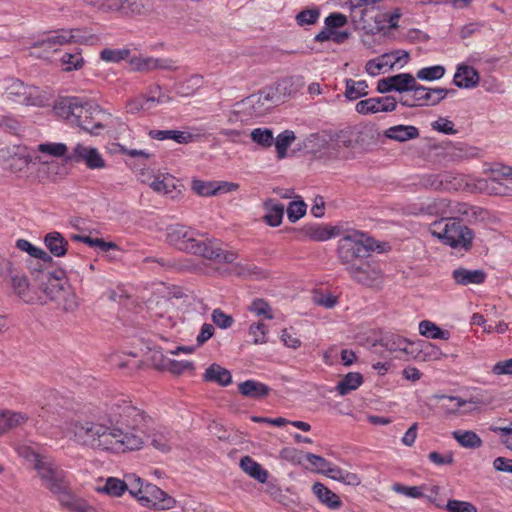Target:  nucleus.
I'll return each mask as SVG.
<instances>
[{
    "instance_id": "43",
    "label": "nucleus",
    "mask_w": 512,
    "mask_h": 512,
    "mask_svg": "<svg viewBox=\"0 0 512 512\" xmlns=\"http://www.w3.org/2000/svg\"><path fill=\"white\" fill-rule=\"evenodd\" d=\"M408 58L409 55L405 51H395L383 54L378 57L379 62L382 65L385 72L394 68L397 65L402 67L405 63H407Z\"/></svg>"
},
{
    "instance_id": "62",
    "label": "nucleus",
    "mask_w": 512,
    "mask_h": 512,
    "mask_svg": "<svg viewBox=\"0 0 512 512\" xmlns=\"http://www.w3.org/2000/svg\"><path fill=\"white\" fill-rule=\"evenodd\" d=\"M37 150L54 157H63L67 154L68 148L63 143H42L38 145Z\"/></svg>"
},
{
    "instance_id": "55",
    "label": "nucleus",
    "mask_w": 512,
    "mask_h": 512,
    "mask_svg": "<svg viewBox=\"0 0 512 512\" xmlns=\"http://www.w3.org/2000/svg\"><path fill=\"white\" fill-rule=\"evenodd\" d=\"M445 71V67L442 65L423 67L417 71L415 78L422 81H434L441 79Z\"/></svg>"
},
{
    "instance_id": "5",
    "label": "nucleus",
    "mask_w": 512,
    "mask_h": 512,
    "mask_svg": "<svg viewBox=\"0 0 512 512\" xmlns=\"http://www.w3.org/2000/svg\"><path fill=\"white\" fill-rule=\"evenodd\" d=\"M374 244L375 241L363 233L355 232L345 235L339 241V259L346 267L362 261V259L369 257L370 253L374 251Z\"/></svg>"
},
{
    "instance_id": "46",
    "label": "nucleus",
    "mask_w": 512,
    "mask_h": 512,
    "mask_svg": "<svg viewBox=\"0 0 512 512\" xmlns=\"http://www.w3.org/2000/svg\"><path fill=\"white\" fill-rule=\"evenodd\" d=\"M419 333L422 336L431 339H443L447 340L450 336L449 332L446 330H442L435 323L429 320H423L419 323Z\"/></svg>"
},
{
    "instance_id": "34",
    "label": "nucleus",
    "mask_w": 512,
    "mask_h": 512,
    "mask_svg": "<svg viewBox=\"0 0 512 512\" xmlns=\"http://www.w3.org/2000/svg\"><path fill=\"white\" fill-rule=\"evenodd\" d=\"M264 209L266 211L263 217L265 222L272 227L279 226L284 215V205L269 199L264 202Z\"/></svg>"
},
{
    "instance_id": "6",
    "label": "nucleus",
    "mask_w": 512,
    "mask_h": 512,
    "mask_svg": "<svg viewBox=\"0 0 512 512\" xmlns=\"http://www.w3.org/2000/svg\"><path fill=\"white\" fill-rule=\"evenodd\" d=\"M136 482L139 488L136 490L132 487L129 493L135 497L141 505L161 510H169L176 505V500L156 485L150 483L144 484L141 478H136Z\"/></svg>"
},
{
    "instance_id": "51",
    "label": "nucleus",
    "mask_w": 512,
    "mask_h": 512,
    "mask_svg": "<svg viewBox=\"0 0 512 512\" xmlns=\"http://www.w3.org/2000/svg\"><path fill=\"white\" fill-rule=\"evenodd\" d=\"M150 0H123L120 13L123 15H141L148 10Z\"/></svg>"
},
{
    "instance_id": "60",
    "label": "nucleus",
    "mask_w": 512,
    "mask_h": 512,
    "mask_svg": "<svg viewBox=\"0 0 512 512\" xmlns=\"http://www.w3.org/2000/svg\"><path fill=\"white\" fill-rule=\"evenodd\" d=\"M236 259L231 263L234 264L232 267V272L238 276L243 277H249V276H256L260 277L263 276V272L256 267L255 265L251 263H234Z\"/></svg>"
},
{
    "instance_id": "35",
    "label": "nucleus",
    "mask_w": 512,
    "mask_h": 512,
    "mask_svg": "<svg viewBox=\"0 0 512 512\" xmlns=\"http://www.w3.org/2000/svg\"><path fill=\"white\" fill-rule=\"evenodd\" d=\"M203 85V77L198 74L191 75L185 81L175 85V91L180 97H190L198 92Z\"/></svg>"
},
{
    "instance_id": "22",
    "label": "nucleus",
    "mask_w": 512,
    "mask_h": 512,
    "mask_svg": "<svg viewBox=\"0 0 512 512\" xmlns=\"http://www.w3.org/2000/svg\"><path fill=\"white\" fill-rule=\"evenodd\" d=\"M452 277L458 285L481 284L486 279V274L482 270H469L466 268H457L452 272Z\"/></svg>"
},
{
    "instance_id": "33",
    "label": "nucleus",
    "mask_w": 512,
    "mask_h": 512,
    "mask_svg": "<svg viewBox=\"0 0 512 512\" xmlns=\"http://www.w3.org/2000/svg\"><path fill=\"white\" fill-rule=\"evenodd\" d=\"M47 249L55 257H62L66 254L68 242L59 232H50L44 238Z\"/></svg>"
},
{
    "instance_id": "44",
    "label": "nucleus",
    "mask_w": 512,
    "mask_h": 512,
    "mask_svg": "<svg viewBox=\"0 0 512 512\" xmlns=\"http://www.w3.org/2000/svg\"><path fill=\"white\" fill-rule=\"evenodd\" d=\"M363 383V377L358 372H350L337 384L336 391L344 396L356 390Z\"/></svg>"
},
{
    "instance_id": "58",
    "label": "nucleus",
    "mask_w": 512,
    "mask_h": 512,
    "mask_svg": "<svg viewBox=\"0 0 512 512\" xmlns=\"http://www.w3.org/2000/svg\"><path fill=\"white\" fill-rule=\"evenodd\" d=\"M152 446L161 451L168 452L171 449V436L168 431H155L151 436Z\"/></svg>"
},
{
    "instance_id": "18",
    "label": "nucleus",
    "mask_w": 512,
    "mask_h": 512,
    "mask_svg": "<svg viewBox=\"0 0 512 512\" xmlns=\"http://www.w3.org/2000/svg\"><path fill=\"white\" fill-rule=\"evenodd\" d=\"M150 187L159 194L176 199L182 194V185L179 181L169 174L158 175L154 178Z\"/></svg>"
},
{
    "instance_id": "52",
    "label": "nucleus",
    "mask_w": 512,
    "mask_h": 512,
    "mask_svg": "<svg viewBox=\"0 0 512 512\" xmlns=\"http://www.w3.org/2000/svg\"><path fill=\"white\" fill-rule=\"evenodd\" d=\"M16 247L19 250L28 253L33 258L42 260L44 262H48V261L51 260V257L49 256V254L47 252H45L41 248H38V247L34 246L28 240L18 239L16 241Z\"/></svg>"
},
{
    "instance_id": "12",
    "label": "nucleus",
    "mask_w": 512,
    "mask_h": 512,
    "mask_svg": "<svg viewBox=\"0 0 512 512\" xmlns=\"http://www.w3.org/2000/svg\"><path fill=\"white\" fill-rule=\"evenodd\" d=\"M173 97L169 92L157 83L150 85L146 92L139 97L131 100L128 103V108L131 112H138L140 110H150L158 105H165L171 103Z\"/></svg>"
},
{
    "instance_id": "30",
    "label": "nucleus",
    "mask_w": 512,
    "mask_h": 512,
    "mask_svg": "<svg viewBox=\"0 0 512 512\" xmlns=\"http://www.w3.org/2000/svg\"><path fill=\"white\" fill-rule=\"evenodd\" d=\"M326 476L348 486H358L361 484V478L358 474L344 470L333 464H331L329 470H327Z\"/></svg>"
},
{
    "instance_id": "17",
    "label": "nucleus",
    "mask_w": 512,
    "mask_h": 512,
    "mask_svg": "<svg viewBox=\"0 0 512 512\" xmlns=\"http://www.w3.org/2000/svg\"><path fill=\"white\" fill-rule=\"evenodd\" d=\"M398 100L392 96H383L361 100L356 104L359 114H372L378 112H391L395 110Z\"/></svg>"
},
{
    "instance_id": "63",
    "label": "nucleus",
    "mask_w": 512,
    "mask_h": 512,
    "mask_svg": "<svg viewBox=\"0 0 512 512\" xmlns=\"http://www.w3.org/2000/svg\"><path fill=\"white\" fill-rule=\"evenodd\" d=\"M448 512H478V508L468 501L451 499L445 505Z\"/></svg>"
},
{
    "instance_id": "10",
    "label": "nucleus",
    "mask_w": 512,
    "mask_h": 512,
    "mask_svg": "<svg viewBox=\"0 0 512 512\" xmlns=\"http://www.w3.org/2000/svg\"><path fill=\"white\" fill-rule=\"evenodd\" d=\"M33 469L42 485L52 493H61L66 489L65 472L52 457L46 455Z\"/></svg>"
},
{
    "instance_id": "2",
    "label": "nucleus",
    "mask_w": 512,
    "mask_h": 512,
    "mask_svg": "<svg viewBox=\"0 0 512 512\" xmlns=\"http://www.w3.org/2000/svg\"><path fill=\"white\" fill-rule=\"evenodd\" d=\"M166 239L175 248L202 256L217 263H232L237 259L233 251L223 250L212 240H202L199 234L185 225L175 224L167 228Z\"/></svg>"
},
{
    "instance_id": "47",
    "label": "nucleus",
    "mask_w": 512,
    "mask_h": 512,
    "mask_svg": "<svg viewBox=\"0 0 512 512\" xmlns=\"http://www.w3.org/2000/svg\"><path fill=\"white\" fill-rule=\"evenodd\" d=\"M131 50L128 47L123 48H105L100 51V59L108 63H119L123 60H129Z\"/></svg>"
},
{
    "instance_id": "9",
    "label": "nucleus",
    "mask_w": 512,
    "mask_h": 512,
    "mask_svg": "<svg viewBox=\"0 0 512 512\" xmlns=\"http://www.w3.org/2000/svg\"><path fill=\"white\" fill-rule=\"evenodd\" d=\"M1 274L8 280L14 293L25 303L34 304L37 301H42L39 295L30 287L25 273L19 271L10 261L3 263Z\"/></svg>"
},
{
    "instance_id": "25",
    "label": "nucleus",
    "mask_w": 512,
    "mask_h": 512,
    "mask_svg": "<svg viewBox=\"0 0 512 512\" xmlns=\"http://www.w3.org/2000/svg\"><path fill=\"white\" fill-rule=\"evenodd\" d=\"M479 75L477 71L467 65H461L457 68L454 75V83L459 88H471L478 84Z\"/></svg>"
},
{
    "instance_id": "40",
    "label": "nucleus",
    "mask_w": 512,
    "mask_h": 512,
    "mask_svg": "<svg viewBox=\"0 0 512 512\" xmlns=\"http://www.w3.org/2000/svg\"><path fill=\"white\" fill-rule=\"evenodd\" d=\"M250 138L253 143L262 149H269L272 147L275 140L272 129L267 127L254 128L250 132Z\"/></svg>"
},
{
    "instance_id": "8",
    "label": "nucleus",
    "mask_w": 512,
    "mask_h": 512,
    "mask_svg": "<svg viewBox=\"0 0 512 512\" xmlns=\"http://www.w3.org/2000/svg\"><path fill=\"white\" fill-rule=\"evenodd\" d=\"M5 95L19 104L37 107L46 106L51 99L48 93L41 91L36 86L26 85L20 80H13L6 87Z\"/></svg>"
},
{
    "instance_id": "31",
    "label": "nucleus",
    "mask_w": 512,
    "mask_h": 512,
    "mask_svg": "<svg viewBox=\"0 0 512 512\" xmlns=\"http://www.w3.org/2000/svg\"><path fill=\"white\" fill-rule=\"evenodd\" d=\"M29 49V55L36 58H43L50 52H56L58 50L50 32L45 34L43 38L32 43Z\"/></svg>"
},
{
    "instance_id": "39",
    "label": "nucleus",
    "mask_w": 512,
    "mask_h": 512,
    "mask_svg": "<svg viewBox=\"0 0 512 512\" xmlns=\"http://www.w3.org/2000/svg\"><path fill=\"white\" fill-rule=\"evenodd\" d=\"M59 495L58 500L62 507L70 512H88V504L83 499L77 498L66 492L64 489Z\"/></svg>"
},
{
    "instance_id": "57",
    "label": "nucleus",
    "mask_w": 512,
    "mask_h": 512,
    "mask_svg": "<svg viewBox=\"0 0 512 512\" xmlns=\"http://www.w3.org/2000/svg\"><path fill=\"white\" fill-rule=\"evenodd\" d=\"M385 0H349L348 5L351 10L362 9L363 13L371 12L375 9L385 8Z\"/></svg>"
},
{
    "instance_id": "13",
    "label": "nucleus",
    "mask_w": 512,
    "mask_h": 512,
    "mask_svg": "<svg viewBox=\"0 0 512 512\" xmlns=\"http://www.w3.org/2000/svg\"><path fill=\"white\" fill-rule=\"evenodd\" d=\"M414 214H427L433 216L467 214V205L453 203L443 197L429 198L414 207Z\"/></svg>"
},
{
    "instance_id": "38",
    "label": "nucleus",
    "mask_w": 512,
    "mask_h": 512,
    "mask_svg": "<svg viewBox=\"0 0 512 512\" xmlns=\"http://www.w3.org/2000/svg\"><path fill=\"white\" fill-rule=\"evenodd\" d=\"M452 437L464 448L475 449L482 446L481 438L471 430H455Z\"/></svg>"
},
{
    "instance_id": "1",
    "label": "nucleus",
    "mask_w": 512,
    "mask_h": 512,
    "mask_svg": "<svg viewBox=\"0 0 512 512\" xmlns=\"http://www.w3.org/2000/svg\"><path fill=\"white\" fill-rule=\"evenodd\" d=\"M148 421L142 410L121 399L111 404L106 417L95 421L71 418L60 428L81 445L119 454L142 448Z\"/></svg>"
},
{
    "instance_id": "27",
    "label": "nucleus",
    "mask_w": 512,
    "mask_h": 512,
    "mask_svg": "<svg viewBox=\"0 0 512 512\" xmlns=\"http://www.w3.org/2000/svg\"><path fill=\"white\" fill-rule=\"evenodd\" d=\"M384 135L398 142H405L419 137V130L412 125H396L388 128Z\"/></svg>"
},
{
    "instance_id": "36",
    "label": "nucleus",
    "mask_w": 512,
    "mask_h": 512,
    "mask_svg": "<svg viewBox=\"0 0 512 512\" xmlns=\"http://www.w3.org/2000/svg\"><path fill=\"white\" fill-rule=\"evenodd\" d=\"M240 467L250 477L256 479L260 483H265L268 478V472L249 456H245L240 461Z\"/></svg>"
},
{
    "instance_id": "54",
    "label": "nucleus",
    "mask_w": 512,
    "mask_h": 512,
    "mask_svg": "<svg viewBox=\"0 0 512 512\" xmlns=\"http://www.w3.org/2000/svg\"><path fill=\"white\" fill-rule=\"evenodd\" d=\"M248 310L257 317H263L269 320L274 318L272 307L264 299H254L248 306Z\"/></svg>"
},
{
    "instance_id": "15",
    "label": "nucleus",
    "mask_w": 512,
    "mask_h": 512,
    "mask_svg": "<svg viewBox=\"0 0 512 512\" xmlns=\"http://www.w3.org/2000/svg\"><path fill=\"white\" fill-rule=\"evenodd\" d=\"M128 64L134 72L148 73L157 69L175 71L176 62L170 58H155L152 56L129 57Z\"/></svg>"
},
{
    "instance_id": "59",
    "label": "nucleus",
    "mask_w": 512,
    "mask_h": 512,
    "mask_svg": "<svg viewBox=\"0 0 512 512\" xmlns=\"http://www.w3.org/2000/svg\"><path fill=\"white\" fill-rule=\"evenodd\" d=\"M249 334L252 336L254 344H265L268 341V327L261 321L250 325Z\"/></svg>"
},
{
    "instance_id": "32",
    "label": "nucleus",
    "mask_w": 512,
    "mask_h": 512,
    "mask_svg": "<svg viewBox=\"0 0 512 512\" xmlns=\"http://www.w3.org/2000/svg\"><path fill=\"white\" fill-rule=\"evenodd\" d=\"M59 62L62 70L65 72L79 71L86 64L80 49H75L73 52H65L61 56Z\"/></svg>"
},
{
    "instance_id": "21",
    "label": "nucleus",
    "mask_w": 512,
    "mask_h": 512,
    "mask_svg": "<svg viewBox=\"0 0 512 512\" xmlns=\"http://www.w3.org/2000/svg\"><path fill=\"white\" fill-rule=\"evenodd\" d=\"M28 419L29 417L21 412L0 410V436L11 429L23 426Z\"/></svg>"
},
{
    "instance_id": "28",
    "label": "nucleus",
    "mask_w": 512,
    "mask_h": 512,
    "mask_svg": "<svg viewBox=\"0 0 512 512\" xmlns=\"http://www.w3.org/2000/svg\"><path fill=\"white\" fill-rule=\"evenodd\" d=\"M301 232L309 240L323 242L331 239L335 235V228L320 224H312L305 225L301 229Z\"/></svg>"
},
{
    "instance_id": "26",
    "label": "nucleus",
    "mask_w": 512,
    "mask_h": 512,
    "mask_svg": "<svg viewBox=\"0 0 512 512\" xmlns=\"http://www.w3.org/2000/svg\"><path fill=\"white\" fill-rule=\"evenodd\" d=\"M79 100L76 97L63 98L54 105L53 110L57 116L68 120L72 124L76 111L81 112L78 108Z\"/></svg>"
},
{
    "instance_id": "29",
    "label": "nucleus",
    "mask_w": 512,
    "mask_h": 512,
    "mask_svg": "<svg viewBox=\"0 0 512 512\" xmlns=\"http://www.w3.org/2000/svg\"><path fill=\"white\" fill-rule=\"evenodd\" d=\"M203 380L217 383L220 386H227L232 382V375L229 370L214 363L206 369Z\"/></svg>"
},
{
    "instance_id": "11",
    "label": "nucleus",
    "mask_w": 512,
    "mask_h": 512,
    "mask_svg": "<svg viewBox=\"0 0 512 512\" xmlns=\"http://www.w3.org/2000/svg\"><path fill=\"white\" fill-rule=\"evenodd\" d=\"M351 279L358 284L373 287L382 282L383 273L376 261H359L346 267Z\"/></svg>"
},
{
    "instance_id": "48",
    "label": "nucleus",
    "mask_w": 512,
    "mask_h": 512,
    "mask_svg": "<svg viewBox=\"0 0 512 512\" xmlns=\"http://www.w3.org/2000/svg\"><path fill=\"white\" fill-rule=\"evenodd\" d=\"M321 142L325 144V151L321 155L332 158L337 157L340 154V150L343 147H348L350 141L342 139L340 135L336 137H330L329 140L322 139Z\"/></svg>"
},
{
    "instance_id": "56",
    "label": "nucleus",
    "mask_w": 512,
    "mask_h": 512,
    "mask_svg": "<svg viewBox=\"0 0 512 512\" xmlns=\"http://www.w3.org/2000/svg\"><path fill=\"white\" fill-rule=\"evenodd\" d=\"M419 186L424 189L442 191V172L425 173L419 178Z\"/></svg>"
},
{
    "instance_id": "24",
    "label": "nucleus",
    "mask_w": 512,
    "mask_h": 512,
    "mask_svg": "<svg viewBox=\"0 0 512 512\" xmlns=\"http://www.w3.org/2000/svg\"><path fill=\"white\" fill-rule=\"evenodd\" d=\"M441 403V409L447 413H456L462 408H466L464 412L472 411L476 408V402L473 400H464L455 396H439Z\"/></svg>"
},
{
    "instance_id": "20",
    "label": "nucleus",
    "mask_w": 512,
    "mask_h": 512,
    "mask_svg": "<svg viewBox=\"0 0 512 512\" xmlns=\"http://www.w3.org/2000/svg\"><path fill=\"white\" fill-rule=\"evenodd\" d=\"M312 491L321 502L327 508L331 510H338L343 506V502L339 495L334 493L331 489L325 486L323 483L316 482L312 486Z\"/></svg>"
},
{
    "instance_id": "64",
    "label": "nucleus",
    "mask_w": 512,
    "mask_h": 512,
    "mask_svg": "<svg viewBox=\"0 0 512 512\" xmlns=\"http://www.w3.org/2000/svg\"><path fill=\"white\" fill-rule=\"evenodd\" d=\"M211 319L213 323L221 329H228L234 323V318L219 308L212 311Z\"/></svg>"
},
{
    "instance_id": "23",
    "label": "nucleus",
    "mask_w": 512,
    "mask_h": 512,
    "mask_svg": "<svg viewBox=\"0 0 512 512\" xmlns=\"http://www.w3.org/2000/svg\"><path fill=\"white\" fill-rule=\"evenodd\" d=\"M239 392L248 398L263 399L269 395L270 388L256 380H246L238 385Z\"/></svg>"
},
{
    "instance_id": "49",
    "label": "nucleus",
    "mask_w": 512,
    "mask_h": 512,
    "mask_svg": "<svg viewBox=\"0 0 512 512\" xmlns=\"http://www.w3.org/2000/svg\"><path fill=\"white\" fill-rule=\"evenodd\" d=\"M393 90L400 93H409L415 85L416 78L409 73H401L391 76Z\"/></svg>"
},
{
    "instance_id": "4",
    "label": "nucleus",
    "mask_w": 512,
    "mask_h": 512,
    "mask_svg": "<svg viewBox=\"0 0 512 512\" xmlns=\"http://www.w3.org/2000/svg\"><path fill=\"white\" fill-rule=\"evenodd\" d=\"M39 277L44 295H39L42 299V301H39L40 303L55 302L59 308L66 312H73L78 308L77 296L65 281L44 272L40 273Z\"/></svg>"
},
{
    "instance_id": "3",
    "label": "nucleus",
    "mask_w": 512,
    "mask_h": 512,
    "mask_svg": "<svg viewBox=\"0 0 512 512\" xmlns=\"http://www.w3.org/2000/svg\"><path fill=\"white\" fill-rule=\"evenodd\" d=\"M429 232L453 249L468 251L472 247L473 231L454 216L434 221L429 226Z\"/></svg>"
},
{
    "instance_id": "16",
    "label": "nucleus",
    "mask_w": 512,
    "mask_h": 512,
    "mask_svg": "<svg viewBox=\"0 0 512 512\" xmlns=\"http://www.w3.org/2000/svg\"><path fill=\"white\" fill-rule=\"evenodd\" d=\"M67 161L76 163H85L89 169H103L106 167V162L97 148L85 146L78 143L72 152L66 156Z\"/></svg>"
},
{
    "instance_id": "61",
    "label": "nucleus",
    "mask_w": 512,
    "mask_h": 512,
    "mask_svg": "<svg viewBox=\"0 0 512 512\" xmlns=\"http://www.w3.org/2000/svg\"><path fill=\"white\" fill-rule=\"evenodd\" d=\"M71 43L94 45L98 37L79 28L70 29Z\"/></svg>"
},
{
    "instance_id": "37",
    "label": "nucleus",
    "mask_w": 512,
    "mask_h": 512,
    "mask_svg": "<svg viewBox=\"0 0 512 512\" xmlns=\"http://www.w3.org/2000/svg\"><path fill=\"white\" fill-rule=\"evenodd\" d=\"M128 490V484L119 478L108 477L102 487H98L97 491L104 493L110 497H121Z\"/></svg>"
},
{
    "instance_id": "42",
    "label": "nucleus",
    "mask_w": 512,
    "mask_h": 512,
    "mask_svg": "<svg viewBox=\"0 0 512 512\" xmlns=\"http://www.w3.org/2000/svg\"><path fill=\"white\" fill-rule=\"evenodd\" d=\"M32 157L29 154H15L7 161V170L21 177L28 169Z\"/></svg>"
},
{
    "instance_id": "53",
    "label": "nucleus",
    "mask_w": 512,
    "mask_h": 512,
    "mask_svg": "<svg viewBox=\"0 0 512 512\" xmlns=\"http://www.w3.org/2000/svg\"><path fill=\"white\" fill-rule=\"evenodd\" d=\"M192 190L200 196L215 195L222 189V186L213 181H202L195 179L191 184Z\"/></svg>"
},
{
    "instance_id": "7",
    "label": "nucleus",
    "mask_w": 512,
    "mask_h": 512,
    "mask_svg": "<svg viewBox=\"0 0 512 512\" xmlns=\"http://www.w3.org/2000/svg\"><path fill=\"white\" fill-rule=\"evenodd\" d=\"M450 92L454 93L455 91L440 87L429 88L415 82L412 91L402 94L398 101L407 107L435 106L445 99Z\"/></svg>"
},
{
    "instance_id": "14",
    "label": "nucleus",
    "mask_w": 512,
    "mask_h": 512,
    "mask_svg": "<svg viewBox=\"0 0 512 512\" xmlns=\"http://www.w3.org/2000/svg\"><path fill=\"white\" fill-rule=\"evenodd\" d=\"M78 108L81 112L76 111L73 118V125H76L89 133H94L95 130L103 128L100 116L102 111L100 107L92 102L79 100Z\"/></svg>"
},
{
    "instance_id": "50",
    "label": "nucleus",
    "mask_w": 512,
    "mask_h": 512,
    "mask_svg": "<svg viewBox=\"0 0 512 512\" xmlns=\"http://www.w3.org/2000/svg\"><path fill=\"white\" fill-rule=\"evenodd\" d=\"M381 344L390 352H407L409 342L397 334H389L381 339Z\"/></svg>"
},
{
    "instance_id": "19",
    "label": "nucleus",
    "mask_w": 512,
    "mask_h": 512,
    "mask_svg": "<svg viewBox=\"0 0 512 512\" xmlns=\"http://www.w3.org/2000/svg\"><path fill=\"white\" fill-rule=\"evenodd\" d=\"M470 177L452 171L442 172V191L472 190Z\"/></svg>"
},
{
    "instance_id": "45",
    "label": "nucleus",
    "mask_w": 512,
    "mask_h": 512,
    "mask_svg": "<svg viewBox=\"0 0 512 512\" xmlns=\"http://www.w3.org/2000/svg\"><path fill=\"white\" fill-rule=\"evenodd\" d=\"M295 139V133L291 130H285L275 137L273 145H275L278 159H283L287 156V150Z\"/></svg>"
},
{
    "instance_id": "41",
    "label": "nucleus",
    "mask_w": 512,
    "mask_h": 512,
    "mask_svg": "<svg viewBox=\"0 0 512 512\" xmlns=\"http://www.w3.org/2000/svg\"><path fill=\"white\" fill-rule=\"evenodd\" d=\"M368 94V84L365 80L355 81L351 78L345 80V97L354 101Z\"/></svg>"
}]
</instances>
